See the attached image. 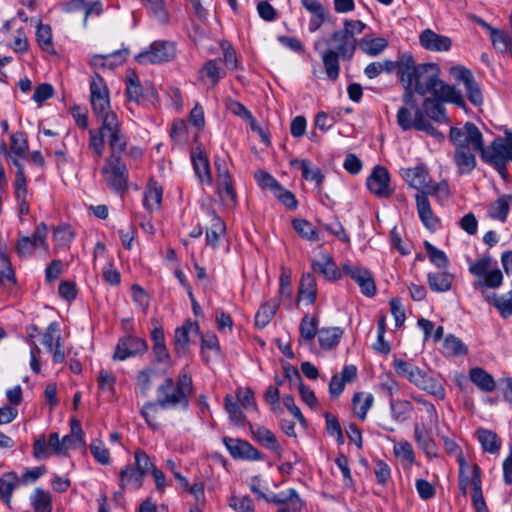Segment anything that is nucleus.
I'll list each match as a JSON object with an SVG mask.
<instances>
[{
  "instance_id": "obj_1",
  "label": "nucleus",
  "mask_w": 512,
  "mask_h": 512,
  "mask_svg": "<svg viewBox=\"0 0 512 512\" xmlns=\"http://www.w3.org/2000/svg\"><path fill=\"white\" fill-rule=\"evenodd\" d=\"M440 68L435 63L416 65L412 56H406L399 68V76L405 91L416 92L420 95L436 93L448 85L439 79Z\"/></svg>"
},
{
  "instance_id": "obj_19",
  "label": "nucleus",
  "mask_w": 512,
  "mask_h": 512,
  "mask_svg": "<svg viewBox=\"0 0 512 512\" xmlns=\"http://www.w3.org/2000/svg\"><path fill=\"white\" fill-rule=\"evenodd\" d=\"M311 266L314 272L321 274L329 281L339 280L343 276V271L337 267L332 256L327 253H322L318 260H313Z\"/></svg>"
},
{
  "instance_id": "obj_44",
  "label": "nucleus",
  "mask_w": 512,
  "mask_h": 512,
  "mask_svg": "<svg viewBox=\"0 0 512 512\" xmlns=\"http://www.w3.org/2000/svg\"><path fill=\"white\" fill-rule=\"evenodd\" d=\"M96 115L102 118V125L99 131H97L102 136L108 138L110 135H115L121 132L119 121L115 113L106 110L105 113Z\"/></svg>"
},
{
  "instance_id": "obj_32",
  "label": "nucleus",
  "mask_w": 512,
  "mask_h": 512,
  "mask_svg": "<svg viewBox=\"0 0 512 512\" xmlns=\"http://www.w3.org/2000/svg\"><path fill=\"white\" fill-rule=\"evenodd\" d=\"M61 444L63 447V454L71 448L85 445L80 421L76 419L71 420V433L62 438Z\"/></svg>"
},
{
  "instance_id": "obj_27",
  "label": "nucleus",
  "mask_w": 512,
  "mask_h": 512,
  "mask_svg": "<svg viewBox=\"0 0 512 512\" xmlns=\"http://www.w3.org/2000/svg\"><path fill=\"white\" fill-rule=\"evenodd\" d=\"M192 163L194 171L199 178L202 184L211 185L212 184V175L210 164L207 156L202 152H193L192 153Z\"/></svg>"
},
{
  "instance_id": "obj_50",
  "label": "nucleus",
  "mask_w": 512,
  "mask_h": 512,
  "mask_svg": "<svg viewBox=\"0 0 512 512\" xmlns=\"http://www.w3.org/2000/svg\"><path fill=\"white\" fill-rule=\"evenodd\" d=\"M209 214L212 217V225L211 228L206 232V240L209 245L216 246L220 235H222L225 231V225L216 215L214 210H211Z\"/></svg>"
},
{
  "instance_id": "obj_49",
  "label": "nucleus",
  "mask_w": 512,
  "mask_h": 512,
  "mask_svg": "<svg viewBox=\"0 0 512 512\" xmlns=\"http://www.w3.org/2000/svg\"><path fill=\"white\" fill-rule=\"evenodd\" d=\"M317 325H318V320L316 317L308 315V314L305 315L301 319L300 326H299V332H300L301 338L306 342L312 341L314 339V337L316 336V334L318 335Z\"/></svg>"
},
{
  "instance_id": "obj_60",
  "label": "nucleus",
  "mask_w": 512,
  "mask_h": 512,
  "mask_svg": "<svg viewBox=\"0 0 512 512\" xmlns=\"http://www.w3.org/2000/svg\"><path fill=\"white\" fill-rule=\"evenodd\" d=\"M492 303L503 317L512 316V291L502 296L494 295Z\"/></svg>"
},
{
  "instance_id": "obj_56",
  "label": "nucleus",
  "mask_w": 512,
  "mask_h": 512,
  "mask_svg": "<svg viewBox=\"0 0 512 512\" xmlns=\"http://www.w3.org/2000/svg\"><path fill=\"white\" fill-rule=\"evenodd\" d=\"M107 140L110 149L108 157L122 158V155L125 153L127 148V142L121 132L115 135H110Z\"/></svg>"
},
{
  "instance_id": "obj_47",
  "label": "nucleus",
  "mask_w": 512,
  "mask_h": 512,
  "mask_svg": "<svg viewBox=\"0 0 512 512\" xmlns=\"http://www.w3.org/2000/svg\"><path fill=\"white\" fill-rule=\"evenodd\" d=\"M15 284V274L8 255L0 251V286L7 287Z\"/></svg>"
},
{
  "instance_id": "obj_31",
  "label": "nucleus",
  "mask_w": 512,
  "mask_h": 512,
  "mask_svg": "<svg viewBox=\"0 0 512 512\" xmlns=\"http://www.w3.org/2000/svg\"><path fill=\"white\" fill-rule=\"evenodd\" d=\"M476 436L484 451L491 454L499 452L501 440L495 432L485 428H479L476 431Z\"/></svg>"
},
{
  "instance_id": "obj_42",
  "label": "nucleus",
  "mask_w": 512,
  "mask_h": 512,
  "mask_svg": "<svg viewBox=\"0 0 512 512\" xmlns=\"http://www.w3.org/2000/svg\"><path fill=\"white\" fill-rule=\"evenodd\" d=\"M427 194L428 193H417L416 194L417 210H418L419 217H420L421 221L423 222V224L427 228H433L436 223V219L433 217V214H432V211L430 208V203L427 198Z\"/></svg>"
},
{
  "instance_id": "obj_53",
  "label": "nucleus",
  "mask_w": 512,
  "mask_h": 512,
  "mask_svg": "<svg viewBox=\"0 0 512 512\" xmlns=\"http://www.w3.org/2000/svg\"><path fill=\"white\" fill-rule=\"evenodd\" d=\"M391 416L396 421H404L412 410V404L407 400L390 399Z\"/></svg>"
},
{
  "instance_id": "obj_20",
  "label": "nucleus",
  "mask_w": 512,
  "mask_h": 512,
  "mask_svg": "<svg viewBox=\"0 0 512 512\" xmlns=\"http://www.w3.org/2000/svg\"><path fill=\"white\" fill-rule=\"evenodd\" d=\"M393 368L399 376L407 379L411 384L415 385L416 387L421 386V382L425 377L426 373L418 366L408 361H405L401 358H395L393 360Z\"/></svg>"
},
{
  "instance_id": "obj_24",
  "label": "nucleus",
  "mask_w": 512,
  "mask_h": 512,
  "mask_svg": "<svg viewBox=\"0 0 512 512\" xmlns=\"http://www.w3.org/2000/svg\"><path fill=\"white\" fill-rule=\"evenodd\" d=\"M302 6L312 14L309 23V30L314 32L318 30L326 20V11L322 3L318 0H300Z\"/></svg>"
},
{
  "instance_id": "obj_59",
  "label": "nucleus",
  "mask_w": 512,
  "mask_h": 512,
  "mask_svg": "<svg viewBox=\"0 0 512 512\" xmlns=\"http://www.w3.org/2000/svg\"><path fill=\"white\" fill-rule=\"evenodd\" d=\"M126 94L130 101L139 103L142 96V86L135 73H132L127 79Z\"/></svg>"
},
{
  "instance_id": "obj_39",
  "label": "nucleus",
  "mask_w": 512,
  "mask_h": 512,
  "mask_svg": "<svg viewBox=\"0 0 512 512\" xmlns=\"http://www.w3.org/2000/svg\"><path fill=\"white\" fill-rule=\"evenodd\" d=\"M218 186V194L224 203L229 208H233L237 203V196L232 185L231 177L225 178V175H222V180L217 181Z\"/></svg>"
},
{
  "instance_id": "obj_10",
  "label": "nucleus",
  "mask_w": 512,
  "mask_h": 512,
  "mask_svg": "<svg viewBox=\"0 0 512 512\" xmlns=\"http://www.w3.org/2000/svg\"><path fill=\"white\" fill-rule=\"evenodd\" d=\"M400 175L410 187L418 190V193H432L436 191L428 170L423 164L412 168H402Z\"/></svg>"
},
{
  "instance_id": "obj_62",
  "label": "nucleus",
  "mask_w": 512,
  "mask_h": 512,
  "mask_svg": "<svg viewBox=\"0 0 512 512\" xmlns=\"http://www.w3.org/2000/svg\"><path fill=\"white\" fill-rule=\"evenodd\" d=\"M424 246L431 263L438 268H445L447 263V257L444 251L436 248L430 242L425 241Z\"/></svg>"
},
{
  "instance_id": "obj_22",
  "label": "nucleus",
  "mask_w": 512,
  "mask_h": 512,
  "mask_svg": "<svg viewBox=\"0 0 512 512\" xmlns=\"http://www.w3.org/2000/svg\"><path fill=\"white\" fill-rule=\"evenodd\" d=\"M128 55L127 50H117L109 54H95L90 60V65L95 69H113L121 65Z\"/></svg>"
},
{
  "instance_id": "obj_36",
  "label": "nucleus",
  "mask_w": 512,
  "mask_h": 512,
  "mask_svg": "<svg viewBox=\"0 0 512 512\" xmlns=\"http://www.w3.org/2000/svg\"><path fill=\"white\" fill-rule=\"evenodd\" d=\"M20 484V479L15 472L4 473L0 477V498L9 504L15 488Z\"/></svg>"
},
{
  "instance_id": "obj_41",
  "label": "nucleus",
  "mask_w": 512,
  "mask_h": 512,
  "mask_svg": "<svg viewBox=\"0 0 512 512\" xmlns=\"http://www.w3.org/2000/svg\"><path fill=\"white\" fill-rule=\"evenodd\" d=\"M510 205L511 204L509 203V195H502L489 205V217L504 223L507 219L510 210Z\"/></svg>"
},
{
  "instance_id": "obj_54",
  "label": "nucleus",
  "mask_w": 512,
  "mask_h": 512,
  "mask_svg": "<svg viewBox=\"0 0 512 512\" xmlns=\"http://www.w3.org/2000/svg\"><path fill=\"white\" fill-rule=\"evenodd\" d=\"M418 388L441 400L445 398V388L443 384L433 377H430L427 373H425V377L421 382V386H418Z\"/></svg>"
},
{
  "instance_id": "obj_13",
  "label": "nucleus",
  "mask_w": 512,
  "mask_h": 512,
  "mask_svg": "<svg viewBox=\"0 0 512 512\" xmlns=\"http://www.w3.org/2000/svg\"><path fill=\"white\" fill-rule=\"evenodd\" d=\"M147 350L148 344L143 338L129 335L119 339L113 359L124 361L129 357L143 355Z\"/></svg>"
},
{
  "instance_id": "obj_11",
  "label": "nucleus",
  "mask_w": 512,
  "mask_h": 512,
  "mask_svg": "<svg viewBox=\"0 0 512 512\" xmlns=\"http://www.w3.org/2000/svg\"><path fill=\"white\" fill-rule=\"evenodd\" d=\"M448 102V86L432 93L431 97H428L423 102L424 114L426 118L431 119L438 123H445L446 117V103Z\"/></svg>"
},
{
  "instance_id": "obj_51",
  "label": "nucleus",
  "mask_w": 512,
  "mask_h": 512,
  "mask_svg": "<svg viewBox=\"0 0 512 512\" xmlns=\"http://www.w3.org/2000/svg\"><path fill=\"white\" fill-rule=\"evenodd\" d=\"M294 230L304 239L314 242L319 240V235L314 226L305 219H294L292 221Z\"/></svg>"
},
{
  "instance_id": "obj_34",
  "label": "nucleus",
  "mask_w": 512,
  "mask_h": 512,
  "mask_svg": "<svg viewBox=\"0 0 512 512\" xmlns=\"http://www.w3.org/2000/svg\"><path fill=\"white\" fill-rule=\"evenodd\" d=\"M120 487L139 489L143 485L144 477L141 472L137 471L134 467L127 465L120 473Z\"/></svg>"
},
{
  "instance_id": "obj_28",
  "label": "nucleus",
  "mask_w": 512,
  "mask_h": 512,
  "mask_svg": "<svg viewBox=\"0 0 512 512\" xmlns=\"http://www.w3.org/2000/svg\"><path fill=\"white\" fill-rule=\"evenodd\" d=\"M414 441L429 457L437 456L434 442L430 437L428 429L423 423H417L414 426Z\"/></svg>"
},
{
  "instance_id": "obj_18",
  "label": "nucleus",
  "mask_w": 512,
  "mask_h": 512,
  "mask_svg": "<svg viewBox=\"0 0 512 512\" xmlns=\"http://www.w3.org/2000/svg\"><path fill=\"white\" fill-rule=\"evenodd\" d=\"M199 334L197 323L187 320L184 324L175 330L174 350L177 355L184 356L189 350L190 338L192 335Z\"/></svg>"
},
{
  "instance_id": "obj_23",
  "label": "nucleus",
  "mask_w": 512,
  "mask_h": 512,
  "mask_svg": "<svg viewBox=\"0 0 512 512\" xmlns=\"http://www.w3.org/2000/svg\"><path fill=\"white\" fill-rule=\"evenodd\" d=\"M421 46L429 51H446L448 50V38L438 35L431 29H425L419 36Z\"/></svg>"
},
{
  "instance_id": "obj_52",
  "label": "nucleus",
  "mask_w": 512,
  "mask_h": 512,
  "mask_svg": "<svg viewBox=\"0 0 512 512\" xmlns=\"http://www.w3.org/2000/svg\"><path fill=\"white\" fill-rule=\"evenodd\" d=\"M462 126L458 127H450V141L453 142L455 147L464 146L465 148L473 150V143L470 140V136H472L473 132L470 130H455L461 129Z\"/></svg>"
},
{
  "instance_id": "obj_38",
  "label": "nucleus",
  "mask_w": 512,
  "mask_h": 512,
  "mask_svg": "<svg viewBox=\"0 0 512 512\" xmlns=\"http://www.w3.org/2000/svg\"><path fill=\"white\" fill-rule=\"evenodd\" d=\"M279 308L278 300H270L260 306L255 315V325L259 328L266 327Z\"/></svg>"
},
{
  "instance_id": "obj_4",
  "label": "nucleus",
  "mask_w": 512,
  "mask_h": 512,
  "mask_svg": "<svg viewBox=\"0 0 512 512\" xmlns=\"http://www.w3.org/2000/svg\"><path fill=\"white\" fill-rule=\"evenodd\" d=\"M450 455H455L459 464V485L463 492L466 494L467 486H472V502L476 512H489L486 505L482 487H481V471L480 468L474 464L470 466L456 443L450 442Z\"/></svg>"
},
{
  "instance_id": "obj_21",
  "label": "nucleus",
  "mask_w": 512,
  "mask_h": 512,
  "mask_svg": "<svg viewBox=\"0 0 512 512\" xmlns=\"http://www.w3.org/2000/svg\"><path fill=\"white\" fill-rule=\"evenodd\" d=\"M321 46L322 43L320 41H317L314 44L315 50L320 52L327 77L331 81H335L338 79L340 74L339 58H341V55H339V53L335 52L333 49H326L321 51Z\"/></svg>"
},
{
  "instance_id": "obj_7",
  "label": "nucleus",
  "mask_w": 512,
  "mask_h": 512,
  "mask_svg": "<svg viewBox=\"0 0 512 512\" xmlns=\"http://www.w3.org/2000/svg\"><path fill=\"white\" fill-rule=\"evenodd\" d=\"M104 182L117 193H124L128 188V170L122 158L107 157L101 169Z\"/></svg>"
},
{
  "instance_id": "obj_46",
  "label": "nucleus",
  "mask_w": 512,
  "mask_h": 512,
  "mask_svg": "<svg viewBox=\"0 0 512 512\" xmlns=\"http://www.w3.org/2000/svg\"><path fill=\"white\" fill-rule=\"evenodd\" d=\"M36 39L40 48L50 54L55 53L52 40V30L49 25L39 23L36 31Z\"/></svg>"
},
{
  "instance_id": "obj_30",
  "label": "nucleus",
  "mask_w": 512,
  "mask_h": 512,
  "mask_svg": "<svg viewBox=\"0 0 512 512\" xmlns=\"http://www.w3.org/2000/svg\"><path fill=\"white\" fill-rule=\"evenodd\" d=\"M469 378L483 392H492L496 388L492 375L480 367L471 368Z\"/></svg>"
},
{
  "instance_id": "obj_16",
  "label": "nucleus",
  "mask_w": 512,
  "mask_h": 512,
  "mask_svg": "<svg viewBox=\"0 0 512 512\" xmlns=\"http://www.w3.org/2000/svg\"><path fill=\"white\" fill-rule=\"evenodd\" d=\"M366 185L369 191L378 197H389L392 194L388 170L381 165L374 167Z\"/></svg>"
},
{
  "instance_id": "obj_17",
  "label": "nucleus",
  "mask_w": 512,
  "mask_h": 512,
  "mask_svg": "<svg viewBox=\"0 0 512 512\" xmlns=\"http://www.w3.org/2000/svg\"><path fill=\"white\" fill-rule=\"evenodd\" d=\"M223 443L234 459L260 460L261 453L249 442L239 439L224 437Z\"/></svg>"
},
{
  "instance_id": "obj_3",
  "label": "nucleus",
  "mask_w": 512,
  "mask_h": 512,
  "mask_svg": "<svg viewBox=\"0 0 512 512\" xmlns=\"http://www.w3.org/2000/svg\"><path fill=\"white\" fill-rule=\"evenodd\" d=\"M450 76L453 78V84L450 85V104L456 105L465 113L469 112L465 96L474 106L483 104L480 85L470 69L461 65L450 66Z\"/></svg>"
},
{
  "instance_id": "obj_2",
  "label": "nucleus",
  "mask_w": 512,
  "mask_h": 512,
  "mask_svg": "<svg viewBox=\"0 0 512 512\" xmlns=\"http://www.w3.org/2000/svg\"><path fill=\"white\" fill-rule=\"evenodd\" d=\"M460 130L473 132L470 136L473 151L478 152L483 162L492 166L504 180H507L509 178L507 163L512 161V140L496 137L490 145L485 147L483 135L474 123L466 122Z\"/></svg>"
},
{
  "instance_id": "obj_63",
  "label": "nucleus",
  "mask_w": 512,
  "mask_h": 512,
  "mask_svg": "<svg viewBox=\"0 0 512 512\" xmlns=\"http://www.w3.org/2000/svg\"><path fill=\"white\" fill-rule=\"evenodd\" d=\"M28 149L25 135L21 132L13 133L10 136V151L12 155L24 156Z\"/></svg>"
},
{
  "instance_id": "obj_6",
  "label": "nucleus",
  "mask_w": 512,
  "mask_h": 512,
  "mask_svg": "<svg viewBox=\"0 0 512 512\" xmlns=\"http://www.w3.org/2000/svg\"><path fill=\"white\" fill-rule=\"evenodd\" d=\"M366 24L361 20L345 19L343 21V29L333 32L331 39L336 44L335 52L341 55L343 60H350L358 46L355 38L357 34L363 33Z\"/></svg>"
},
{
  "instance_id": "obj_45",
  "label": "nucleus",
  "mask_w": 512,
  "mask_h": 512,
  "mask_svg": "<svg viewBox=\"0 0 512 512\" xmlns=\"http://www.w3.org/2000/svg\"><path fill=\"white\" fill-rule=\"evenodd\" d=\"M374 402V397L372 394H366L362 392H357L354 394L352 398V405L354 413L361 419L364 420L366 418L368 410L371 408Z\"/></svg>"
},
{
  "instance_id": "obj_57",
  "label": "nucleus",
  "mask_w": 512,
  "mask_h": 512,
  "mask_svg": "<svg viewBox=\"0 0 512 512\" xmlns=\"http://www.w3.org/2000/svg\"><path fill=\"white\" fill-rule=\"evenodd\" d=\"M202 72H204L210 79L212 87H214L219 80L225 76V71L219 66V60L217 59L207 61Z\"/></svg>"
},
{
  "instance_id": "obj_37",
  "label": "nucleus",
  "mask_w": 512,
  "mask_h": 512,
  "mask_svg": "<svg viewBox=\"0 0 512 512\" xmlns=\"http://www.w3.org/2000/svg\"><path fill=\"white\" fill-rule=\"evenodd\" d=\"M163 190L156 182L150 181L144 194V205L150 211L159 210L162 202Z\"/></svg>"
},
{
  "instance_id": "obj_48",
  "label": "nucleus",
  "mask_w": 512,
  "mask_h": 512,
  "mask_svg": "<svg viewBox=\"0 0 512 512\" xmlns=\"http://www.w3.org/2000/svg\"><path fill=\"white\" fill-rule=\"evenodd\" d=\"M224 408L229 415L231 422L236 425H244L246 417L242 412L240 405L237 401H234L231 395H226L224 398Z\"/></svg>"
},
{
  "instance_id": "obj_64",
  "label": "nucleus",
  "mask_w": 512,
  "mask_h": 512,
  "mask_svg": "<svg viewBox=\"0 0 512 512\" xmlns=\"http://www.w3.org/2000/svg\"><path fill=\"white\" fill-rule=\"evenodd\" d=\"M394 453L396 457L406 461L409 465L415 461L412 445L406 440H402L394 445Z\"/></svg>"
},
{
  "instance_id": "obj_25",
  "label": "nucleus",
  "mask_w": 512,
  "mask_h": 512,
  "mask_svg": "<svg viewBox=\"0 0 512 512\" xmlns=\"http://www.w3.org/2000/svg\"><path fill=\"white\" fill-rule=\"evenodd\" d=\"M454 162L460 174H470L476 167V157L471 149L457 147L454 152Z\"/></svg>"
},
{
  "instance_id": "obj_5",
  "label": "nucleus",
  "mask_w": 512,
  "mask_h": 512,
  "mask_svg": "<svg viewBox=\"0 0 512 512\" xmlns=\"http://www.w3.org/2000/svg\"><path fill=\"white\" fill-rule=\"evenodd\" d=\"M403 103L404 105L399 108L396 115L397 124L403 131L415 129L426 131L432 135L436 134L435 128L431 125L423 110L414 100L411 91H405Z\"/></svg>"
},
{
  "instance_id": "obj_15",
  "label": "nucleus",
  "mask_w": 512,
  "mask_h": 512,
  "mask_svg": "<svg viewBox=\"0 0 512 512\" xmlns=\"http://www.w3.org/2000/svg\"><path fill=\"white\" fill-rule=\"evenodd\" d=\"M343 275L349 276L353 279L360 287L361 292L368 296H374L376 293V286L371 272L362 267L356 266L349 263H345L342 266Z\"/></svg>"
},
{
  "instance_id": "obj_43",
  "label": "nucleus",
  "mask_w": 512,
  "mask_h": 512,
  "mask_svg": "<svg viewBox=\"0 0 512 512\" xmlns=\"http://www.w3.org/2000/svg\"><path fill=\"white\" fill-rule=\"evenodd\" d=\"M358 46L365 54L369 56H377L386 49L388 41L383 37H364L358 42Z\"/></svg>"
},
{
  "instance_id": "obj_12",
  "label": "nucleus",
  "mask_w": 512,
  "mask_h": 512,
  "mask_svg": "<svg viewBox=\"0 0 512 512\" xmlns=\"http://www.w3.org/2000/svg\"><path fill=\"white\" fill-rule=\"evenodd\" d=\"M157 405L163 409L181 407L186 409L189 405L188 398L182 397L175 388L172 378H166L157 389Z\"/></svg>"
},
{
  "instance_id": "obj_61",
  "label": "nucleus",
  "mask_w": 512,
  "mask_h": 512,
  "mask_svg": "<svg viewBox=\"0 0 512 512\" xmlns=\"http://www.w3.org/2000/svg\"><path fill=\"white\" fill-rule=\"evenodd\" d=\"M97 381H98V386H99V389L108 394L109 396H112L114 395L115 393V384H116V379L115 377L112 375L111 372L107 371V370H104L102 369L100 372H99V375H98V378H97Z\"/></svg>"
},
{
  "instance_id": "obj_14",
  "label": "nucleus",
  "mask_w": 512,
  "mask_h": 512,
  "mask_svg": "<svg viewBox=\"0 0 512 512\" xmlns=\"http://www.w3.org/2000/svg\"><path fill=\"white\" fill-rule=\"evenodd\" d=\"M91 106L95 114H103L110 108L109 90L104 79L95 74L90 82Z\"/></svg>"
},
{
  "instance_id": "obj_35",
  "label": "nucleus",
  "mask_w": 512,
  "mask_h": 512,
  "mask_svg": "<svg viewBox=\"0 0 512 512\" xmlns=\"http://www.w3.org/2000/svg\"><path fill=\"white\" fill-rule=\"evenodd\" d=\"M343 330L339 327H325L318 330V341L323 349H332L338 345Z\"/></svg>"
},
{
  "instance_id": "obj_26",
  "label": "nucleus",
  "mask_w": 512,
  "mask_h": 512,
  "mask_svg": "<svg viewBox=\"0 0 512 512\" xmlns=\"http://www.w3.org/2000/svg\"><path fill=\"white\" fill-rule=\"evenodd\" d=\"M317 297L316 279L312 273L302 275L298 289V301H306L307 304H313Z\"/></svg>"
},
{
  "instance_id": "obj_9",
  "label": "nucleus",
  "mask_w": 512,
  "mask_h": 512,
  "mask_svg": "<svg viewBox=\"0 0 512 512\" xmlns=\"http://www.w3.org/2000/svg\"><path fill=\"white\" fill-rule=\"evenodd\" d=\"M47 226L45 223H40L36 226L34 233L31 236L19 237L15 250L20 257H28L37 248H42L45 253L48 252L49 246L46 242Z\"/></svg>"
},
{
  "instance_id": "obj_8",
  "label": "nucleus",
  "mask_w": 512,
  "mask_h": 512,
  "mask_svg": "<svg viewBox=\"0 0 512 512\" xmlns=\"http://www.w3.org/2000/svg\"><path fill=\"white\" fill-rule=\"evenodd\" d=\"M176 55L173 43L167 41H155L148 49L135 56V60L142 65L160 64L172 60Z\"/></svg>"
},
{
  "instance_id": "obj_40",
  "label": "nucleus",
  "mask_w": 512,
  "mask_h": 512,
  "mask_svg": "<svg viewBox=\"0 0 512 512\" xmlns=\"http://www.w3.org/2000/svg\"><path fill=\"white\" fill-rule=\"evenodd\" d=\"M34 512H52V496L48 491L37 487L30 496Z\"/></svg>"
},
{
  "instance_id": "obj_55",
  "label": "nucleus",
  "mask_w": 512,
  "mask_h": 512,
  "mask_svg": "<svg viewBox=\"0 0 512 512\" xmlns=\"http://www.w3.org/2000/svg\"><path fill=\"white\" fill-rule=\"evenodd\" d=\"M156 375V371L151 368L140 371L136 379V388L139 392L146 396L153 386V378Z\"/></svg>"
},
{
  "instance_id": "obj_58",
  "label": "nucleus",
  "mask_w": 512,
  "mask_h": 512,
  "mask_svg": "<svg viewBox=\"0 0 512 512\" xmlns=\"http://www.w3.org/2000/svg\"><path fill=\"white\" fill-rule=\"evenodd\" d=\"M237 401L246 410H257L254 392L247 387H239L236 390Z\"/></svg>"
},
{
  "instance_id": "obj_29",
  "label": "nucleus",
  "mask_w": 512,
  "mask_h": 512,
  "mask_svg": "<svg viewBox=\"0 0 512 512\" xmlns=\"http://www.w3.org/2000/svg\"><path fill=\"white\" fill-rule=\"evenodd\" d=\"M248 425L251 433L259 443L272 450L273 452L280 454L281 447L272 431L264 426H255L251 423H248Z\"/></svg>"
},
{
  "instance_id": "obj_33",
  "label": "nucleus",
  "mask_w": 512,
  "mask_h": 512,
  "mask_svg": "<svg viewBox=\"0 0 512 512\" xmlns=\"http://www.w3.org/2000/svg\"><path fill=\"white\" fill-rule=\"evenodd\" d=\"M260 496H261V498L265 499L266 501L272 502L275 504L289 503L291 505V509L293 511H298L302 507V502H301L296 490L293 488H291L287 491H283L278 494H275L272 497H268L266 494H260Z\"/></svg>"
}]
</instances>
